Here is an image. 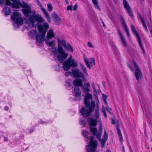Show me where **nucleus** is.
Segmentation results:
<instances>
[{
    "instance_id": "2eb2a0df",
    "label": "nucleus",
    "mask_w": 152,
    "mask_h": 152,
    "mask_svg": "<svg viewBox=\"0 0 152 152\" xmlns=\"http://www.w3.org/2000/svg\"><path fill=\"white\" fill-rule=\"evenodd\" d=\"M99 102L97 101L96 102V107L95 110V114L94 117L96 119H97L99 117Z\"/></svg>"
},
{
    "instance_id": "4d7b16f0",
    "label": "nucleus",
    "mask_w": 152,
    "mask_h": 152,
    "mask_svg": "<svg viewBox=\"0 0 152 152\" xmlns=\"http://www.w3.org/2000/svg\"><path fill=\"white\" fill-rule=\"evenodd\" d=\"M7 140V139L6 138L4 137V140L5 141H6Z\"/></svg>"
},
{
    "instance_id": "8fccbe9b",
    "label": "nucleus",
    "mask_w": 152,
    "mask_h": 152,
    "mask_svg": "<svg viewBox=\"0 0 152 152\" xmlns=\"http://www.w3.org/2000/svg\"><path fill=\"white\" fill-rule=\"evenodd\" d=\"M92 86L93 88H95V86L94 83H93L92 84Z\"/></svg>"
},
{
    "instance_id": "b1692460",
    "label": "nucleus",
    "mask_w": 152,
    "mask_h": 152,
    "mask_svg": "<svg viewBox=\"0 0 152 152\" xmlns=\"http://www.w3.org/2000/svg\"><path fill=\"white\" fill-rule=\"evenodd\" d=\"M64 48L67 51H69L72 52H73V49L72 47L69 43L66 44Z\"/></svg>"
},
{
    "instance_id": "a18cd8bd",
    "label": "nucleus",
    "mask_w": 152,
    "mask_h": 152,
    "mask_svg": "<svg viewBox=\"0 0 152 152\" xmlns=\"http://www.w3.org/2000/svg\"><path fill=\"white\" fill-rule=\"evenodd\" d=\"M72 74V72H68L65 73V75L66 76H68L69 75H71Z\"/></svg>"
},
{
    "instance_id": "7ed1b4c3",
    "label": "nucleus",
    "mask_w": 152,
    "mask_h": 152,
    "mask_svg": "<svg viewBox=\"0 0 152 152\" xmlns=\"http://www.w3.org/2000/svg\"><path fill=\"white\" fill-rule=\"evenodd\" d=\"M56 39L58 43V48H53V53L55 55L59 54L57 56V58L60 62L62 63L68 56V54L64 51L62 47H64L66 44V42L64 39H60L58 37H56Z\"/></svg>"
},
{
    "instance_id": "72a5a7b5",
    "label": "nucleus",
    "mask_w": 152,
    "mask_h": 152,
    "mask_svg": "<svg viewBox=\"0 0 152 152\" xmlns=\"http://www.w3.org/2000/svg\"><path fill=\"white\" fill-rule=\"evenodd\" d=\"M48 10L50 12H51L53 10V6L50 3L48 4H47Z\"/></svg>"
},
{
    "instance_id": "49530a36",
    "label": "nucleus",
    "mask_w": 152,
    "mask_h": 152,
    "mask_svg": "<svg viewBox=\"0 0 152 152\" xmlns=\"http://www.w3.org/2000/svg\"><path fill=\"white\" fill-rule=\"evenodd\" d=\"M37 4L38 5H39V6L41 7H42V5L40 3L39 1V0H35Z\"/></svg>"
},
{
    "instance_id": "ddd939ff",
    "label": "nucleus",
    "mask_w": 152,
    "mask_h": 152,
    "mask_svg": "<svg viewBox=\"0 0 152 152\" xmlns=\"http://www.w3.org/2000/svg\"><path fill=\"white\" fill-rule=\"evenodd\" d=\"M86 106L88 108L89 110L91 112H92L94 110L95 107V102L94 101H92L84 103Z\"/></svg>"
},
{
    "instance_id": "864d4df0",
    "label": "nucleus",
    "mask_w": 152,
    "mask_h": 152,
    "mask_svg": "<svg viewBox=\"0 0 152 152\" xmlns=\"http://www.w3.org/2000/svg\"><path fill=\"white\" fill-rule=\"evenodd\" d=\"M112 124H115V121L114 120H112Z\"/></svg>"
},
{
    "instance_id": "6e6552de",
    "label": "nucleus",
    "mask_w": 152,
    "mask_h": 152,
    "mask_svg": "<svg viewBox=\"0 0 152 152\" xmlns=\"http://www.w3.org/2000/svg\"><path fill=\"white\" fill-rule=\"evenodd\" d=\"M72 73L74 78L81 77L83 80L85 78L84 75L82 72L79 69H72Z\"/></svg>"
},
{
    "instance_id": "09e8293b",
    "label": "nucleus",
    "mask_w": 152,
    "mask_h": 152,
    "mask_svg": "<svg viewBox=\"0 0 152 152\" xmlns=\"http://www.w3.org/2000/svg\"><path fill=\"white\" fill-rule=\"evenodd\" d=\"M8 107L7 106H5L4 108V109L5 110L7 111L8 110Z\"/></svg>"
},
{
    "instance_id": "680f3d73",
    "label": "nucleus",
    "mask_w": 152,
    "mask_h": 152,
    "mask_svg": "<svg viewBox=\"0 0 152 152\" xmlns=\"http://www.w3.org/2000/svg\"><path fill=\"white\" fill-rule=\"evenodd\" d=\"M101 22L102 23V22H104L102 20V19H101Z\"/></svg>"
},
{
    "instance_id": "423d86ee",
    "label": "nucleus",
    "mask_w": 152,
    "mask_h": 152,
    "mask_svg": "<svg viewBox=\"0 0 152 152\" xmlns=\"http://www.w3.org/2000/svg\"><path fill=\"white\" fill-rule=\"evenodd\" d=\"M78 66L77 62L75 61L74 59H72V60L67 63L64 62L63 64V68L66 71H68L71 67L75 68Z\"/></svg>"
},
{
    "instance_id": "bb28decb",
    "label": "nucleus",
    "mask_w": 152,
    "mask_h": 152,
    "mask_svg": "<svg viewBox=\"0 0 152 152\" xmlns=\"http://www.w3.org/2000/svg\"><path fill=\"white\" fill-rule=\"evenodd\" d=\"M37 34V31L34 30H32L28 33V35L29 37L33 38Z\"/></svg>"
},
{
    "instance_id": "cd10ccee",
    "label": "nucleus",
    "mask_w": 152,
    "mask_h": 152,
    "mask_svg": "<svg viewBox=\"0 0 152 152\" xmlns=\"http://www.w3.org/2000/svg\"><path fill=\"white\" fill-rule=\"evenodd\" d=\"M14 21V22L13 23V25L16 28H18L19 27L20 25H21L23 23V21H22V23L20 22L19 21Z\"/></svg>"
},
{
    "instance_id": "f3484780",
    "label": "nucleus",
    "mask_w": 152,
    "mask_h": 152,
    "mask_svg": "<svg viewBox=\"0 0 152 152\" xmlns=\"http://www.w3.org/2000/svg\"><path fill=\"white\" fill-rule=\"evenodd\" d=\"M55 37V34L53 29H50L47 32V38L48 39H51Z\"/></svg>"
},
{
    "instance_id": "a878e982",
    "label": "nucleus",
    "mask_w": 152,
    "mask_h": 152,
    "mask_svg": "<svg viewBox=\"0 0 152 152\" xmlns=\"http://www.w3.org/2000/svg\"><path fill=\"white\" fill-rule=\"evenodd\" d=\"M41 10H42V11L43 12L45 15V17L47 18L48 21L49 22H50V16L48 14V13L47 12V11L44 8H41Z\"/></svg>"
},
{
    "instance_id": "69168bd1",
    "label": "nucleus",
    "mask_w": 152,
    "mask_h": 152,
    "mask_svg": "<svg viewBox=\"0 0 152 152\" xmlns=\"http://www.w3.org/2000/svg\"><path fill=\"white\" fill-rule=\"evenodd\" d=\"M132 152H133L132 151Z\"/></svg>"
},
{
    "instance_id": "39448f33",
    "label": "nucleus",
    "mask_w": 152,
    "mask_h": 152,
    "mask_svg": "<svg viewBox=\"0 0 152 152\" xmlns=\"http://www.w3.org/2000/svg\"><path fill=\"white\" fill-rule=\"evenodd\" d=\"M94 139V137L91 136L89 145L86 146V150L88 152H95L97 148V141L96 140H93Z\"/></svg>"
},
{
    "instance_id": "58836bf2",
    "label": "nucleus",
    "mask_w": 152,
    "mask_h": 152,
    "mask_svg": "<svg viewBox=\"0 0 152 152\" xmlns=\"http://www.w3.org/2000/svg\"><path fill=\"white\" fill-rule=\"evenodd\" d=\"M72 55H70L69 58H68V59L66 61H65L64 62H66V63L70 61H71L72 60Z\"/></svg>"
},
{
    "instance_id": "e2e57ef3",
    "label": "nucleus",
    "mask_w": 152,
    "mask_h": 152,
    "mask_svg": "<svg viewBox=\"0 0 152 152\" xmlns=\"http://www.w3.org/2000/svg\"><path fill=\"white\" fill-rule=\"evenodd\" d=\"M25 23H27V22H25Z\"/></svg>"
},
{
    "instance_id": "0e129e2a",
    "label": "nucleus",
    "mask_w": 152,
    "mask_h": 152,
    "mask_svg": "<svg viewBox=\"0 0 152 152\" xmlns=\"http://www.w3.org/2000/svg\"><path fill=\"white\" fill-rule=\"evenodd\" d=\"M103 86L105 87V85H103Z\"/></svg>"
},
{
    "instance_id": "0eeeda50",
    "label": "nucleus",
    "mask_w": 152,
    "mask_h": 152,
    "mask_svg": "<svg viewBox=\"0 0 152 152\" xmlns=\"http://www.w3.org/2000/svg\"><path fill=\"white\" fill-rule=\"evenodd\" d=\"M11 19L13 21H19L20 22L23 21V19L21 18L20 13L18 12H14L11 16Z\"/></svg>"
},
{
    "instance_id": "1a4fd4ad",
    "label": "nucleus",
    "mask_w": 152,
    "mask_h": 152,
    "mask_svg": "<svg viewBox=\"0 0 152 152\" xmlns=\"http://www.w3.org/2000/svg\"><path fill=\"white\" fill-rule=\"evenodd\" d=\"M133 64L134 67L136 69L135 74V76L137 80L138 81L139 80V77L141 78V77H142V75L141 71L135 62L134 61H133Z\"/></svg>"
},
{
    "instance_id": "603ef678",
    "label": "nucleus",
    "mask_w": 152,
    "mask_h": 152,
    "mask_svg": "<svg viewBox=\"0 0 152 152\" xmlns=\"http://www.w3.org/2000/svg\"><path fill=\"white\" fill-rule=\"evenodd\" d=\"M129 67L131 71L133 70V68L131 66H129Z\"/></svg>"
},
{
    "instance_id": "7c9ffc66",
    "label": "nucleus",
    "mask_w": 152,
    "mask_h": 152,
    "mask_svg": "<svg viewBox=\"0 0 152 152\" xmlns=\"http://www.w3.org/2000/svg\"><path fill=\"white\" fill-rule=\"evenodd\" d=\"M80 66H81V69L83 71L84 73L86 75H88V73L87 72L86 68L84 66L83 64H80Z\"/></svg>"
},
{
    "instance_id": "5701e85b",
    "label": "nucleus",
    "mask_w": 152,
    "mask_h": 152,
    "mask_svg": "<svg viewBox=\"0 0 152 152\" xmlns=\"http://www.w3.org/2000/svg\"><path fill=\"white\" fill-rule=\"evenodd\" d=\"M118 32L119 36L120 37L121 43L123 44L125 47H126L127 46V44L124 38L123 37L121 33L119 31H118Z\"/></svg>"
},
{
    "instance_id": "dca6fc26",
    "label": "nucleus",
    "mask_w": 152,
    "mask_h": 152,
    "mask_svg": "<svg viewBox=\"0 0 152 152\" xmlns=\"http://www.w3.org/2000/svg\"><path fill=\"white\" fill-rule=\"evenodd\" d=\"M81 87L83 91L84 92L88 93L90 92V90L89 88L90 87V84L88 82L85 84L84 85H82Z\"/></svg>"
},
{
    "instance_id": "aec40b11",
    "label": "nucleus",
    "mask_w": 152,
    "mask_h": 152,
    "mask_svg": "<svg viewBox=\"0 0 152 152\" xmlns=\"http://www.w3.org/2000/svg\"><path fill=\"white\" fill-rule=\"evenodd\" d=\"M121 19L122 23L123 25L124 28L126 32V33H127V34L128 37H129L130 35H129V31L128 28V27H127V26L125 23V22L124 20V19L122 17L121 18Z\"/></svg>"
},
{
    "instance_id": "c85d7f7f",
    "label": "nucleus",
    "mask_w": 152,
    "mask_h": 152,
    "mask_svg": "<svg viewBox=\"0 0 152 152\" xmlns=\"http://www.w3.org/2000/svg\"><path fill=\"white\" fill-rule=\"evenodd\" d=\"M117 130L119 135V139H120V141L121 142H122L123 141V139L121 130L118 127L117 128Z\"/></svg>"
},
{
    "instance_id": "a211bd4d",
    "label": "nucleus",
    "mask_w": 152,
    "mask_h": 152,
    "mask_svg": "<svg viewBox=\"0 0 152 152\" xmlns=\"http://www.w3.org/2000/svg\"><path fill=\"white\" fill-rule=\"evenodd\" d=\"M82 80L79 78L75 79L73 82V84L76 86H81L83 85Z\"/></svg>"
},
{
    "instance_id": "c03bdc74",
    "label": "nucleus",
    "mask_w": 152,
    "mask_h": 152,
    "mask_svg": "<svg viewBox=\"0 0 152 152\" xmlns=\"http://www.w3.org/2000/svg\"><path fill=\"white\" fill-rule=\"evenodd\" d=\"M72 6H68L67 7V9L68 10H72Z\"/></svg>"
},
{
    "instance_id": "3c124183",
    "label": "nucleus",
    "mask_w": 152,
    "mask_h": 152,
    "mask_svg": "<svg viewBox=\"0 0 152 152\" xmlns=\"http://www.w3.org/2000/svg\"><path fill=\"white\" fill-rule=\"evenodd\" d=\"M107 110L109 112H110V110H111V109L110 108H107Z\"/></svg>"
},
{
    "instance_id": "4468645a",
    "label": "nucleus",
    "mask_w": 152,
    "mask_h": 152,
    "mask_svg": "<svg viewBox=\"0 0 152 152\" xmlns=\"http://www.w3.org/2000/svg\"><path fill=\"white\" fill-rule=\"evenodd\" d=\"M85 64L88 68L90 69L91 66L95 65V61L94 58H89L87 61V63Z\"/></svg>"
},
{
    "instance_id": "2f4dec72",
    "label": "nucleus",
    "mask_w": 152,
    "mask_h": 152,
    "mask_svg": "<svg viewBox=\"0 0 152 152\" xmlns=\"http://www.w3.org/2000/svg\"><path fill=\"white\" fill-rule=\"evenodd\" d=\"M140 20L142 23L143 27L145 28L147 31H148V29L147 28L144 19L142 18V17H140Z\"/></svg>"
},
{
    "instance_id": "f704fd0d",
    "label": "nucleus",
    "mask_w": 152,
    "mask_h": 152,
    "mask_svg": "<svg viewBox=\"0 0 152 152\" xmlns=\"http://www.w3.org/2000/svg\"><path fill=\"white\" fill-rule=\"evenodd\" d=\"M54 21L57 25H58L60 24L61 21V20L60 18L59 17L57 18L54 19Z\"/></svg>"
},
{
    "instance_id": "052dcab7",
    "label": "nucleus",
    "mask_w": 152,
    "mask_h": 152,
    "mask_svg": "<svg viewBox=\"0 0 152 152\" xmlns=\"http://www.w3.org/2000/svg\"><path fill=\"white\" fill-rule=\"evenodd\" d=\"M106 152H111V151L110 150H108Z\"/></svg>"
},
{
    "instance_id": "9b49d317",
    "label": "nucleus",
    "mask_w": 152,
    "mask_h": 152,
    "mask_svg": "<svg viewBox=\"0 0 152 152\" xmlns=\"http://www.w3.org/2000/svg\"><path fill=\"white\" fill-rule=\"evenodd\" d=\"M123 4L124 8L126 9L129 15L132 18H133L134 15L129 7V3L126 0H124L123 2Z\"/></svg>"
},
{
    "instance_id": "13d9d810",
    "label": "nucleus",
    "mask_w": 152,
    "mask_h": 152,
    "mask_svg": "<svg viewBox=\"0 0 152 152\" xmlns=\"http://www.w3.org/2000/svg\"><path fill=\"white\" fill-rule=\"evenodd\" d=\"M66 3L67 4H68V2L67 0H65Z\"/></svg>"
},
{
    "instance_id": "6ab92c4d",
    "label": "nucleus",
    "mask_w": 152,
    "mask_h": 152,
    "mask_svg": "<svg viewBox=\"0 0 152 152\" xmlns=\"http://www.w3.org/2000/svg\"><path fill=\"white\" fill-rule=\"evenodd\" d=\"M74 92L75 93V96L77 97L80 98L81 96V91L79 88L75 87L74 89Z\"/></svg>"
},
{
    "instance_id": "79ce46f5",
    "label": "nucleus",
    "mask_w": 152,
    "mask_h": 152,
    "mask_svg": "<svg viewBox=\"0 0 152 152\" xmlns=\"http://www.w3.org/2000/svg\"><path fill=\"white\" fill-rule=\"evenodd\" d=\"M85 121L84 120H80V124L83 126L85 124Z\"/></svg>"
},
{
    "instance_id": "bf43d9fd",
    "label": "nucleus",
    "mask_w": 152,
    "mask_h": 152,
    "mask_svg": "<svg viewBox=\"0 0 152 152\" xmlns=\"http://www.w3.org/2000/svg\"><path fill=\"white\" fill-rule=\"evenodd\" d=\"M150 32L151 33V37H152V29H151L150 31Z\"/></svg>"
},
{
    "instance_id": "f257e3e1",
    "label": "nucleus",
    "mask_w": 152,
    "mask_h": 152,
    "mask_svg": "<svg viewBox=\"0 0 152 152\" xmlns=\"http://www.w3.org/2000/svg\"><path fill=\"white\" fill-rule=\"evenodd\" d=\"M5 4L11 6L13 8H18L19 6L23 8L22 11L24 15L26 17H28L30 14L29 19L32 24H34L36 21L42 22L44 20L41 16L39 14H35V11L31 10V7L24 2L22 4L19 0H5ZM5 3V0H0V4H3Z\"/></svg>"
},
{
    "instance_id": "de8ad7c7",
    "label": "nucleus",
    "mask_w": 152,
    "mask_h": 152,
    "mask_svg": "<svg viewBox=\"0 0 152 152\" xmlns=\"http://www.w3.org/2000/svg\"><path fill=\"white\" fill-rule=\"evenodd\" d=\"M77 8V6L76 5H75L73 7V10H75Z\"/></svg>"
},
{
    "instance_id": "20e7f679",
    "label": "nucleus",
    "mask_w": 152,
    "mask_h": 152,
    "mask_svg": "<svg viewBox=\"0 0 152 152\" xmlns=\"http://www.w3.org/2000/svg\"><path fill=\"white\" fill-rule=\"evenodd\" d=\"M38 31L41 35L37 34L36 36V40L37 42V45L40 46L43 42V39L45 37V34L46 32L47 29L48 28L49 26L47 23H44L42 25L39 22L37 23V24Z\"/></svg>"
},
{
    "instance_id": "5fc2aeb1",
    "label": "nucleus",
    "mask_w": 152,
    "mask_h": 152,
    "mask_svg": "<svg viewBox=\"0 0 152 152\" xmlns=\"http://www.w3.org/2000/svg\"><path fill=\"white\" fill-rule=\"evenodd\" d=\"M93 89L94 92H95L96 93V88H93Z\"/></svg>"
},
{
    "instance_id": "6e6d98bb",
    "label": "nucleus",
    "mask_w": 152,
    "mask_h": 152,
    "mask_svg": "<svg viewBox=\"0 0 152 152\" xmlns=\"http://www.w3.org/2000/svg\"><path fill=\"white\" fill-rule=\"evenodd\" d=\"M103 24V26L104 27H106V26L104 24V22H102V23Z\"/></svg>"
},
{
    "instance_id": "c9c22d12",
    "label": "nucleus",
    "mask_w": 152,
    "mask_h": 152,
    "mask_svg": "<svg viewBox=\"0 0 152 152\" xmlns=\"http://www.w3.org/2000/svg\"><path fill=\"white\" fill-rule=\"evenodd\" d=\"M71 80L70 79H68L67 80L65 83V85L66 86H71Z\"/></svg>"
},
{
    "instance_id": "e433bc0d",
    "label": "nucleus",
    "mask_w": 152,
    "mask_h": 152,
    "mask_svg": "<svg viewBox=\"0 0 152 152\" xmlns=\"http://www.w3.org/2000/svg\"><path fill=\"white\" fill-rule=\"evenodd\" d=\"M102 111L104 116L105 117H107V115L106 113L105 109L103 106L102 107Z\"/></svg>"
},
{
    "instance_id": "ea45409f",
    "label": "nucleus",
    "mask_w": 152,
    "mask_h": 152,
    "mask_svg": "<svg viewBox=\"0 0 152 152\" xmlns=\"http://www.w3.org/2000/svg\"><path fill=\"white\" fill-rule=\"evenodd\" d=\"M83 59L85 63H87V61H88V59L86 56L85 55H83Z\"/></svg>"
},
{
    "instance_id": "c756f323",
    "label": "nucleus",
    "mask_w": 152,
    "mask_h": 152,
    "mask_svg": "<svg viewBox=\"0 0 152 152\" xmlns=\"http://www.w3.org/2000/svg\"><path fill=\"white\" fill-rule=\"evenodd\" d=\"M92 1L95 8L99 10H100L101 9L98 4L97 1V0H92Z\"/></svg>"
},
{
    "instance_id": "f8f14e48",
    "label": "nucleus",
    "mask_w": 152,
    "mask_h": 152,
    "mask_svg": "<svg viewBox=\"0 0 152 152\" xmlns=\"http://www.w3.org/2000/svg\"><path fill=\"white\" fill-rule=\"evenodd\" d=\"M80 113L84 117L86 118L90 116L91 115V112H90L89 110L88 111V109L85 107H83L80 110Z\"/></svg>"
},
{
    "instance_id": "4be33fe9",
    "label": "nucleus",
    "mask_w": 152,
    "mask_h": 152,
    "mask_svg": "<svg viewBox=\"0 0 152 152\" xmlns=\"http://www.w3.org/2000/svg\"><path fill=\"white\" fill-rule=\"evenodd\" d=\"M92 99L91 94L89 93H86L85 94L84 98V103L89 102V100H91Z\"/></svg>"
},
{
    "instance_id": "9d476101",
    "label": "nucleus",
    "mask_w": 152,
    "mask_h": 152,
    "mask_svg": "<svg viewBox=\"0 0 152 152\" xmlns=\"http://www.w3.org/2000/svg\"><path fill=\"white\" fill-rule=\"evenodd\" d=\"M131 28L132 29V31L134 34H135L136 36L137 37L138 43L139 45L141 48V49L143 50H144L143 48L142 47V45L141 44V41L140 39V38L139 36V35L137 33V32L136 31L134 26L133 25H131Z\"/></svg>"
},
{
    "instance_id": "4c0bfd02",
    "label": "nucleus",
    "mask_w": 152,
    "mask_h": 152,
    "mask_svg": "<svg viewBox=\"0 0 152 152\" xmlns=\"http://www.w3.org/2000/svg\"><path fill=\"white\" fill-rule=\"evenodd\" d=\"M52 17L55 19L59 17L58 15L55 12H53L52 14Z\"/></svg>"
},
{
    "instance_id": "473e14b6",
    "label": "nucleus",
    "mask_w": 152,
    "mask_h": 152,
    "mask_svg": "<svg viewBox=\"0 0 152 152\" xmlns=\"http://www.w3.org/2000/svg\"><path fill=\"white\" fill-rule=\"evenodd\" d=\"M82 134L86 138L88 139H89V137H88V135L89 134L88 132L86 131H83L82 132Z\"/></svg>"
},
{
    "instance_id": "a19ab883",
    "label": "nucleus",
    "mask_w": 152,
    "mask_h": 152,
    "mask_svg": "<svg viewBox=\"0 0 152 152\" xmlns=\"http://www.w3.org/2000/svg\"><path fill=\"white\" fill-rule=\"evenodd\" d=\"M94 95L96 97V102H97V101H98L99 102V100L98 99V96L97 95V91H96V93L95 92H94Z\"/></svg>"
},
{
    "instance_id": "393cba45",
    "label": "nucleus",
    "mask_w": 152,
    "mask_h": 152,
    "mask_svg": "<svg viewBox=\"0 0 152 152\" xmlns=\"http://www.w3.org/2000/svg\"><path fill=\"white\" fill-rule=\"evenodd\" d=\"M3 11L4 13L5 16L10 15L11 12V10L10 8L7 7H4L3 9Z\"/></svg>"
},
{
    "instance_id": "37998d69",
    "label": "nucleus",
    "mask_w": 152,
    "mask_h": 152,
    "mask_svg": "<svg viewBox=\"0 0 152 152\" xmlns=\"http://www.w3.org/2000/svg\"><path fill=\"white\" fill-rule=\"evenodd\" d=\"M88 45L90 48H94V46L92 45V43L89 42H88Z\"/></svg>"
},
{
    "instance_id": "f03ea898",
    "label": "nucleus",
    "mask_w": 152,
    "mask_h": 152,
    "mask_svg": "<svg viewBox=\"0 0 152 152\" xmlns=\"http://www.w3.org/2000/svg\"><path fill=\"white\" fill-rule=\"evenodd\" d=\"M88 124L89 126L90 129L92 134L94 136L96 135L97 138L101 142V147H104L106 141L108 139V134L105 130H104V133L103 139H101L100 137L102 132V126L101 123H100L98 131L97 129L95 128L97 124L96 120L92 118L88 119Z\"/></svg>"
},
{
    "instance_id": "412c9836",
    "label": "nucleus",
    "mask_w": 152,
    "mask_h": 152,
    "mask_svg": "<svg viewBox=\"0 0 152 152\" xmlns=\"http://www.w3.org/2000/svg\"><path fill=\"white\" fill-rule=\"evenodd\" d=\"M45 42L48 46L52 47V52H53V48H56L55 47H53L55 43V41H50L48 39H47L45 40Z\"/></svg>"
}]
</instances>
